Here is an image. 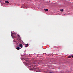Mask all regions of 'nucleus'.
<instances>
[{"instance_id": "f257e3e1", "label": "nucleus", "mask_w": 73, "mask_h": 73, "mask_svg": "<svg viewBox=\"0 0 73 73\" xmlns=\"http://www.w3.org/2000/svg\"><path fill=\"white\" fill-rule=\"evenodd\" d=\"M19 46L21 48H22L23 45H22V44H19Z\"/></svg>"}, {"instance_id": "f03ea898", "label": "nucleus", "mask_w": 73, "mask_h": 73, "mask_svg": "<svg viewBox=\"0 0 73 73\" xmlns=\"http://www.w3.org/2000/svg\"><path fill=\"white\" fill-rule=\"evenodd\" d=\"M14 34L13 33H12L11 34V36L12 37H15V36H13V35H14Z\"/></svg>"}, {"instance_id": "7ed1b4c3", "label": "nucleus", "mask_w": 73, "mask_h": 73, "mask_svg": "<svg viewBox=\"0 0 73 73\" xmlns=\"http://www.w3.org/2000/svg\"><path fill=\"white\" fill-rule=\"evenodd\" d=\"M16 49H17V50H19V49H20V48L19 47H18L16 48Z\"/></svg>"}, {"instance_id": "20e7f679", "label": "nucleus", "mask_w": 73, "mask_h": 73, "mask_svg": "<svg viewBox=\"0 0 73 73\" xmlns=\"http://www.w3.org/2000/svg\"><path fill=\"white\" fill-rule=\"evenodd\" d=\"M25 47H28V44H26L25 45Z\"/></svg>"}, {"instance_id": "39448f33", "label": "nucleus", "mask_w": 73, "mask_h": 73, "mask_svg": "<svg viewBox=\"0 0 73 73\" xmlns=\"http://www.w3.org/2000/svg\"><path fill=\"white\" fill-rule=\"evenodd\" d=\"M72 57V55L69 56L68 57V58H71V57Z\"/></svg>"}, {"instance_id": "423d86ee", "label": "nucleus", "mask_w": 73, "mask_h": 73, "mask_svg": "<svg viewBox=\"0 0 73 73\" xmlns=\"http://www.w3.org/2000/svg\"><path fill=\"white\" fill-rule=\"evenodd\" d=\"M5 3H7V4H9V2L8 1H5Z\"/></svg>"}, {"instance_id": "0eeeda50", "label": "nucleus", "mask_w": 73, "mask_h": 73, "mask_svg": "<svg viewBox=\"0 0 73 73\" xmlns=\"http://www.w3.org/2000/svg\"><path fill=\"white\" fill-rule=\"evenodd\" d=\"M44 10L46 11H48V9H44Z\"/></svg>"}, {"instance_id": "6e6552de", "label": "nucleus", "mask_w": 73, "mask_h": 73, "mask_svg": "<svg viewBox=\"0 0 73 73\" xmlns=\"http://www.w3.org/2000/svg\"><path fill=\"white\" fill-rule=\"evenodd\" d=\"M17 37H20V35H17Z\"/></svg>"}, {"instance_id": "1a4fd4ad", "label": "nucleus", "mask_w": 73, "mask_h": 73, "mask_svg": "<svg viewBox=\"0 0 73 73\" xmlns=\"http://www.w3.org/2000/svg\"><path fill=\"white\" fill-rule=\"evenodd\" d=\"M60 11L61 12H63V11H64V10H63V9L60 10Z\"/></svg>"}, {"instance_id": "9d476101", "label": "nucleus", "mask_w": 73, "mask_h": 73, "mask_svg": "<svg viewBox=\"0 0 73 73\" xmlns=\"http://www.w3.org/2000/svg\"><path fill=\"white\" fill-rule=\"evenodd\" d=\"M30 70H31V71H32V69H30Z\"/></svg>"}, {"instance_id": "9b49d317", "label": "nucleus", "mask_w": 73, "mask_h": 73, "mask_svg": "<svg viewBox=\"0 0 73 73\" xmlns=\"http://www.w3.org/2000/svg\"><path fill=\"white\" fill-rule=\"evenodd\" d=\"M72 58H73V55H72Z\"/></svg>"}, {"instance_id": "f8f14e48", "label": "nucleus", "mask_w": 73, "mask_h": 73, "mask_svg": "<svg viewBox=\"0 0 73 73\" xmlns=\"http://www.w3.org/2000/svg\"><path fill=\"white\" fill-rule=\"evenodd\" d=\"M15 42H16V41H15Z\"/></svg>"}]
</instances>
